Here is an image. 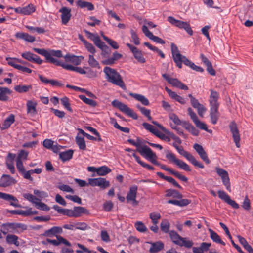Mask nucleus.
Returning <instances> with one entry per match:
<instances>
[{
    "mask_svg": "<svg viewBox=\"0 0 253 253\" xmlns=\"http://www.w3.org/2000/svg\"><path fill=\"white\" fill-rule=\"evenodd\" d=\"M33 50L35 52L43 56L47 62L54 64L57 66L62 67L63 68L69 71H75V67L71 65L66 64L53 57L61 58L63 57L62 51L59 50H55L50 49L46 50L43 48H34Z\"/></svg>",
    "mask_w": 253,
    "mask_h": 253,
    "instance_id": "obj_1",
    "label": "nucleus"
},
{
    "mask_svg": "<svg viewBox=\"0 0 253 253\" xmlns=\"http://www.w3.org/2000/svg\"><path fill=\"white\" fill-rule=\"evenodd\" d=\"M171 51L173 60L176 66L179 68L182 67V63H183L185 65L190 67L197 72L202 73L204 71L202 67L196 65L186 56L181 54L177 45L173 43H171Z\"/></svg>",
    "mask_w": 253,
    "mask_h": 253,
    "instance_id": "obj_2",
    "label": "nucleus"
},
{
    "mask_svg": "<svg viewBox=\"0 0 253 253\" xmlns=\"http://www.w3.org/2000/svg\"><path fill=\"white\" fill-rule=\"evenodd\" d=\"M143 150V152L147 155L146 158L151 163L155 165L160 167L162 169L169 172L170 174L173 175L176 178L183 182H187L188 181V178L186 176L180 174L179 172L174 171L172 169L168 168L166 165L161 164L158 162L157 161V155L153 152L150 148H145V149Z\"/></svg>",
    "mask_w": 253,
    "mask_h": 253,
    "instance_id": "obj_3",
    "label": "nucleus"
},
{
    "mask_svg": "<svg viewBox=\"0 0 253 253\" xmlns=\"http://www.w3.org/2000/svg\"><path fill=\"white\" fill-rule=\"evenodd\" d=\"M103 72L105 74L106 79L109 82L123 89L126 87L121 75L115 69L109 67H105L103 69Z\"/></svg>",
    "mask_w": 253,
    "mask_h": 253,
    "instance_id": "obj_4",
    "label": "nucleus"
},
{
    "mask_svg": "<svg viewBox=\"0 0 253 253\" xmlns=\"http://www.w3.org/2000/svg\"><path fill=\"white\" fill-rule=\"evenodd\" d=\"M168 21L171 24L179 28H183L190 35L193 34V31L187 22L176 20L172 16H169L168 17Z\"/></svg>",
    "mask_w": 253,
    "mask_h": 253,
    "instance_id": "obj_5",
    "label": "nucleus"
},
{
    "mask_svg": "<svg viewBox=\"0 0 253 253\" xmlns=\"http://www.w3.org/2000/svg\"><path fill=\"white\" fill-rule=\"evenodd\" d=\"M215 171L217 174L221 178L223 184L225 186L226 189L229 192H231L230 178L228 172L219 167H216Z\"/></svg>",
    "mask_w": 253,
    "mask_h": 253,
    "instance_id": "obj_6",
    "label": "nucleus"
},
{
    "mask_svg": "<svg viewBox=\"0 0 253 253\" xmlns=\"http://www.w3.org/2000/svg\"><path fill=\"white\" fill-rule=\"evenodd\" d=\"M177 151L180 155L183 156L189 160L194 166L201 169L204 168V166L202 163L197 161L190 153L185 151L182 146H179L178 148H177Z\"/></svg>",
    "mask_w": 253,
    "mask_h": 253,
    "instance_id": "obj_7",
    "label": "nucleus"
},
{
    "mask_svg": "<svg viewBox=\"0 0 253 253\" xmlns=\"http://www.w3.org/2000/svg\"><path fill=\"white\" fill-rule=\"evenodd\" d=\"M89 185L92 186H99L101 189H105L110 185V182L105 178L99 177L96 178H89L88 179Z\"/></svg>",
    "mask_w": 253,
    "mask_h": 253,
    "instance_id": "obj_8",
    "label": "nucleus"
},
{
    "mask_svg": "<svg viewBox=\"0 0 253 253\" xmlns=\"http://www.w3.org/2000/svg\"><path fill=\"white\" fill-rule=\"evenodd\" d=\"M162 77L165 79L169 84L172 86L178 88L179 89L187 90L188 89V86L183 84L181 81L176 78H171L169 75L167 74H163Z\"/></svg>",
    "mask_w": 253,
    "mask_h": 253,
    "instance_id": "obj_9",
    "label": "nucleus"
},
{
    "mask_svg": "<svg viewBox=\"0 0 253 253\" xmlns=\"http://www.w3.org/2000/svg\"><path fill=\"white\" fill-rule=\"evenodd\" d=\"M229 127L232 134V137L234 142L236 144V146L237 148H239L240 147V135L237 125L234 121H232L230 123Z\"/></svg>",
    "mask_w": 253,
    "mask_h": 253,
    "instance_id": "obj_10",
    "label": "nucleus"
},
{
    "mask_svg": "<svg viewBox=\"0 0 253 253\" xmlns=\"http://www.w3.org/2000/svg\"><path fill=\"white\" fill-rule=\"evenodd\" d=\"M138 187L136 185H133L130 187L128 191L126 200L127 203L131 202L134 206L138 205L139 202L136 200Z\"/></svg>",
    "mask_w": 253,
    "mask_h": 253,
    "instance_id": "obj_11",
    "label": "nucleus"
},
{
    "mask_svg": "<svg viewBox=\"0 0 253 253\" xmlns=\"http://www.w3.org/2000/svg\"><path fill=\"white\" fill-rule=\"evenodd\" d=\"M211 94L209 97V103L211 107L210 111H217L219 106L218 99L219 93L213 90H211Z\"/></svg>",
    "mask_w": 253,
    "mask_h": 253,
    "instance_id": "obj_12",
    "label": "nucleus"
},
{
    "mask_svg": "<svg viewBox=\"0 0 253 253\" xmlns=\"http://www.w3.org/2000/svg\"><path fill=\"white\" fill-rule=\"evenodd\" d=\"M217 193L219 197L232 207L236 209L239 208V204L235 201L231 199L230 196L225 192L222 190H218Z\"/></svg>",
    "mask_w": 253,
    "mask_h": 253,
    "instance_id": "obj_13",
    "label": "nucleus"
},
{
    "mask_svg": "<svg viewBox=\"0 0 253 253\" xmlns=\"http://www.w3.org/2000/svg\"><path fill=\"white\" fill-rule=\"evenodd\" d=\"M126 45L130 49L134 58L137 60L138 62L141 63H144L146 62V59L144 57V56L141 50L130 43H127L126 44Z\"/></svg>",
    "mask_w": 253,
    "mask_h": 253,
    "instance_id": "obj_14",
    "label": "nucleus"
},
{
    "mask_svg": "<svg viewBox=\"0 0 253 253\" xmlns=\"http://www.w3.org/2000/svg\"><path fill=\"white\" fill-rule=\"evenodd\" d=\"M189 114L193 122L197 127L201 129L204 130L208 132L211 133L212 132L211 130L208 129L207 125L205 123L201 122L198 119L197 115L194 112H189Z\"/></svg>",
    "mask_w": 253,
    "mask_h": 253,
    "instance_id": "obj_15",
    "label": "nucleus"
},
{
    "mask_svg": "<svg viewBox=\"0 0 253 253\" xmlns=\"http://www.w3.org/2000/svg\"><path fill=\"white\" fill-rule=\"evenodd\" d=\"M142 30L145 35L150 40L158 43L162 44H165V42L161 38L153 35L152 33L148 30V28L146 25H144L142 26Z\"/></svg>",
    "mask_w": 253,
    "mask_h": 253,
    "instance_id": "obj_16",
    "label": "nucleus"
},
{
    "mask_svg": "<svg viewBox=\"0 0 253 253\" xmlns=\"http://www.w3.org/2000/svg\"><path fill=\"white\" fill-rule=\"evenodd\" d=\"M0 198L8 201H12L10 204L13 207H21V206L18 203V199L11 194L0 192Z\"/></svg>",
    "mask_w": 253,
    "mask_h": 253,
    "instance_id": "obj_17",
    "label": "nucleus"
},
{
    "mask_svg": "<svg viewBox=\"0 0 253 253\" xmlns=\"http://www.w3.org/2000/svg\"><path fill=\"white\" fill-rule=\"evenodd\" d=\"M21 56L23 58L30 62L36 63L38 64H41L43 63V60H42L38 55L30 52L22 53Z\"/></svg>",
    "mask_w": 253,
    "mask_h": 253,
    "instance_id": "obj_18",
    "label": "nucleus"
},
{
    "mask_svg": "<svg viewBox=\"0 0 253 253\" xmlns=\"http://www.w3.org/2000/svg\"><path fill=\"white\" fill-rule=\"evenodd\" d=\"M16 182V180L10 175L3 174L0 179V187H6Z\"/></svg>",
    "mask_w": 253,
    "mask_h": 253,
    "instance_id": "obj_19",
    "label": "nucleus"
},
{
    "mask_svg": "<svg viewBox=\"0 0 253 253\" xmlns=\"http://www.w3.org/2000/svg\"><path fill=\"white\" fill-rule=\"evenodd\" d=\"M193 148L198 153L200 158L206 163L209 164L210 161L209 160L207 154L205 151L204 150L203 147L198 144H195L193 146Z\"/></svg>",
    "mask_w": 253,
    "mask_h": 253,
    "instance_id": "obj_20",
    "label": "nucleus"
},
{
    "mask_svg": "<svg viewBox=\"0 0 253 253\" xmlns=\"http://www.w3.org/2000/svg\"><path fill=\"white\" fill-rule=\"evenodd\" d=\"M64 58L66 62H71L75 65H80L84 58L82 56H76L70 54H67Z\"/></svg>",
    "mask_w": 253,
    "mask_h": 253,
    "instance_id": "obj_21",
    "label": "nucleus"
},
{
    "mask_svg": "<svg viewBox=\"0 0 253 253\" xmlns=\"http://www.w3.org/2000/svg\"><path fill=\"white\" fill-rule=\"evenodd\" d=\"M57 240H52L47 238L46 241L47 243H50L55 246H57L60 244L62 243L67 246L71 247V244L66 239L64 238L61 236H56Z\"/></svg>",
    "mask_w": 253,
    "mask_h": 253,
    "instance_id": "obj_22",
    "label": "nucleus"
},
{
    "mask_svg": "<svg viewBox=\"0 0 253 253\" xmlns=\"http://www.w3.org/2000/svg\"><path fill=\"white\" fill-rule=\"evenodd\" d=\"M165 90L172 99L180 103L181 104H184L186 103V100L182 96L178 95L175 92L172 91L167 87H165Z\"/></svg>",
    "mask_w": 253,
    "mask_h": 253,
    "instance_id": "obj_23",
    "label": "nucleus"
},
{
    "mask_svg": "<svg viewBox=\"0 0 253 253\" xmlns=\"http://www.w3.org/2000/svg\"><path fill=\"white\" fill-rule=\"evenodd\" d=\"M59 12L61 13V19L62 23L66 24L69 21L71 14V9L64 7L59 10Z\"/></svg>",
    "mask_w": 253,
    "mask_h": 253,
    "instance_id": "obj_24",
    "label": "nucleus"
},
{
    "mask_svg": "<svg viewBox=\"0 0 253 253\" xmlns=\"http://www.w3.org/2000/svg\"><path fill=\"white\" fill-rule=\"evenodd\" d=\"M152 123L157 125L159 128L163 131L164 132H165L166 134H168L176 142H177L178 144H180L181 143V139L176 135H175L173 133L170 132L169 131L168 129H167L164 126H163L161 124L158 123L157 122L152 121Z\"/></svg>",
    "mask_w": 253,
    "mask_h": 253,
    "instance_id": "obj_25",
    "label": "nucleus"
},
{
    "mask_svg": "<svg viewBox=\"0 0 253 253\" xmlns=\"http://www.w3.org/2000/svg\"><path fill=\"white\" fill-rule=\"evenodd\" d=\"M17 39H22L28 42H33L35 41L34 36L29 35L27 33L22 32H17L15 35Z\"/></svg>",
    "mask_w": 253,
    "mask_h": 253,
    "instance_id": "obj_26",
    "label": "nucleus"
},
{
    "mask_svg": "<svg viewBox=\"0 0 253 253\" xmlns=\"http://www.w3.org/2000/svg\"><path fill=\"white\" fill-rule=\"evenodd\" d=\"M127 141L132 145L135 146L137 147L136 151L139 152L142 156L144 157L145 158H146L147 155L145 153H144L143 152V150L145 149V148H149L146 145L141 146V143L139 140V139H137V142H135V141L133 139H128Z\"/></svg>",
    "mask_w": 253,
    "mask_h": 253,
    "instance_id": "obj_27",
    "label": "nucleus"
},
{
    "mask_svg": "<svg viewBox=\"0 0 253 253\" xmlns=\"http://www.w3.org/2000/svg\"><path fill=\"white\" fill-rule=\"evenodd\" d=\"M151 246L149 249V252L158 253L164 248V244L162 241H157L150 243Z\"/></svg>",
    "mask_w": 253,
    "mask_h": 253,
    "instance_id": "obj_28",
    "label": "nucleus"
},
{
    "mask_svg": "<svg viewBox=\"0 0 253 253\" xmlns=\"http://www.w3.org/2000/svg\"><path fill=\"white\" fill-rule=\"evenodd\" d=\"M188 97L190 99L191 105L194 108L197 109V111H205L206 109L204 108V106L200 104L199 101L193 97L192 94H189Z\"/></svg>",
    "mask_w": 253,
    "mask_h": 253,
    "instance_id": "obj_29",
    "label": "nucleus"
},
{
    "mask_svg": "<svg viewBox=\"0 0 253 253\" xmlns=\"http://www.w3.org/2000/svg\"><path fill=\"white\" fill-rule=\"evenodd\" d=\"M63 232L62 229L60 227L54 226L51 229L44 231V235L45 236L51 237L52 236H57V234H61Z\"/></svg>",
    "mask_w": 253,
    "mask_h": 253,
    "instance_id": "obj_30",
    "label": "nucleus"
},
{
    "mask_svg": "<svg viewBox=\"0 0 253 253\" xmlns=\"http://www.w3.org/2000/svg\"><path fill=\"white\" fill-rule=\"evenodd\" d=\"M157 175L160 178L167 181L168 182L172 184L174 186L179 188L182 189L181 186L178 183V182L172 177L167 176L164 175L163 173L160 172H157Z\"/></svg>",
    "mask_w": 253,
    "mask_h": 253,
    "instance_id": "obj_31",
    "label": "nucleus"
},
{
    "mask_svg": "<svg viewBox=\"0 0 253 253\" xmlns=\"http://www.w3.org/2000/svg\"><path fill=\"white\" fill-rule=\"evenodd\" d=\"M178 200H169L168 201V203L173 204L179 207H184L188 205L191 203V200L187 199H179Z\"/></svg>",
    "mask_w": 253,
    "mask_h": 253,
    "instance_id": "obj_32",
    "label": "nucleus"
},
{
    "mask_svg": "<svg viewBox=\"0 0 253 253\" xmlns=\"http://www.w3.org/2000/svg\"><path fill=\"white\" fill-rule=\"evenodd\" d=\"M15 121V117L13 114L10 115L7 118L5 119L4 122L0 126V129L4 130L9 128L11 125L14 123Z\"/></svg>",
    "mask_w": 253,
    "mask_h": 253,
    "instance_id": "obj_33",
    "label": "nucleus"
},
{
    "mask_svg": "<svg viewBox=\"0 0 253 253\" xmlns=\"http://www.w3.org/2000/svg\"><path fill=\"white\" fill-rule=\"evenodd\" d=\"M169 234L171 239L174 244L177 245H181V240L184 239L183 237H181L176 232L173 230L169 231Z\"/></svg>",
    "mask_w": 253,
    "mask_h": 253,
    "instance_id": "obj_34",
    "label": "nucleus"
},
{
    "mask_svg": "<svg viewBox=\"0 0 253 253\" xmlns=\"http://www.w3.org/2000/svg\"><path fill=\"white\" fill-rule=\"evenodd\" d=\"M11 91L7 87H0V101H6L8 99V95L10 94Z\"/></svg>",
    "mask_w": 253,
    "mask_h": 253,
    "instance_id": "obj_35",
    "label": "nucleus"
},
{
    "mask_svg": "<svg viewBox=\"0 0 253 253\" xmlns=\"http://www.w3.org/2000/svg\"><path fill=\"white\" fill-rule=\"evenodd\" d=\"M166 196L168 197H172L177 199H181L183 195L176 190L169 189L166 191Z\"/></svg>",
    "mask_w": 253,
    "mask_h": 253,
    "instance_id": "obj_36",
    "label": "nucleus"
},
{
    "mask_svg": "<svg viewBox=\"0 0 253 253\" xmlns=\"http://www.w3.org/2000/svg\"><path fill=\"white\" fill-rule=\"evenodd\" d=\"M75 217L81 216L83 214H89V212L85 207H75L74 208Z\"/></svg>",
    "mask_w": 253,
    "mask_h": 253,
    "instance_id": "obj_37",
    "label": "nucleus"
},
{
    "mask_svg": "<svg viewBox=\"0 0 253 253\" xmlns=\"http://www.w3.org/2000/svg\"><path fill=\"white\" fill-rule=\"evenodd\" d=\"M73 153L74 152L72 150H69L60 152L59 154V158L63 162L69 161L72 158Z\"/></svg>",
    "mask_w": 253,
    "mask_h": 253,
    "instance_id": "obj_38",
    "label": "nucleus"
},
{
    "mask_svg": "<svg viewBox=\"0 0 253 253\" xmlns=\"http://www.w3.org/2000/svg\"><path fill=\"white\" fill-rule=\"evenodd\" d=\"M209 231L210 234L211 238L215 243L220 244L223 246L225 245V243L221 240L220 236L213 230L209 229Z\"/></svg>",
    "mask_w": 253,
    "mask_h": 253,
    "instance_id": "obj_39",
    "label": "nucleus"
},
{
    "mask_svg": "<svg viewBox=\"0 0 253 253\" xmlns=\"http://www.w3.org/2000/svg\"><path fill=\"white\" fill-rule=\"evenodd\" d=\"M131 96L136 100L140 102L144 105H148L149 103L148 99L143 95L131 93Z\"/></svg>",
    "mask_w": 253,
    "mask_h": 253,
    "instance_id": "obj_40",
    "label": "nucleus"
},
{
    "mask_svg": "<svg viewBox=\"0 0 253 253\" xmlns=\"http://www.w3.org/2000/svg\"><path fill=\"white\" fill-rule=\"evenodd\" d=\"M237 238L239 242L243 245L244 248L250 253H253V249L248 244L246 240L240 235L237 236Z\"/></svg>",
    "mask_w": 253,
    "mask_h": 253,
    "instance_id": "obj_41",
    "label": "nucleus"
},
{
    "mask_svg": "<svg viewBox=\"0 0 253 253\" xmlns=\"http://www.w3.org/2000/svg\"><path fill=\"white\" fill-rule=\"evenodd\" d=\"M14 90L19 93H23L28 92L32 88L31 85H17L14 86Z\"/></svg>",
    "mask_w": 253,
    "mask_h": 253,
    "instance_id": "obj_42",
    "label": "nucleus"
},
{
    "mask_svg": "<svg viewBox=\"0 0 253 253\" xmlns=\"http://www.w3.org/2000/svg\"><path fill=\"white\" fill-rule=\"evenodd\" d=\"M77 5L81 8H87L89 11H92L94 9V5L91 2L82 1L81 0L78 1Z\"/></svg>",
    "mask_w": 253,
    "mask_h": 253,
    "instance_id": "obj_43",
    "label": "nucleus"
},
{
    "mask_svg": "<svg viewBox=\"0 0 253 253\" xmlns=\"http://www.w3.org/2000/svg\"><path fill=\"white\" fill-rule=\"evenodd\" d=\"M112 104L120 111H130L128 108L124 104L118 100H114L112 102Z\"/></svg>",
    "mask_w": 253,
    "mask_h": 253,
    "instance_id": "obj_44",
    "label": "nucleus"
},
{
    "mask_svg": "<svg viewBox=\"0 0 253 253\" xmlns=\"http://www.w3.org/2000/svg\"><path fill=\"white\" fill-rule=\"evenodd\" d=\"M39 78L41 82L45 84H50L52 86H56L59 85V83L54 80H48L42 75H39Z\"/></svg>",
    "mask_w": 253,
    "mask_h": 253,
    "instance_id": "obj_45",
    "label": "nucleus"
},
{
    "mask_svg": "<svg viewBox=\"0 0 253 253\" xmlns=\"http://www.w3.org/2000/svg\"><path fill=\"white\" fill-rule=\"evenodd\" d=\"M88 63L89 65L92 68L97 69L100 68L99 62L94 58L92 55H88Z\"/></svg>",
    "mask_w": 253,
    "mask_h": 253,
    "instance_id": "obj_46",
    "label": "nucleus"
},
{
    "mask_svg": "<svg viewBox=\"0 0 253 253\" xmlns=\"http://www.w3.org/2000/svg\"><path fill=\"white\" fill-rule=\"evenodd\" d=\"M36 10V7L32 4H29L27 6L23 7V15H30Z\"/></svg>",
    "mask_w": 253,
    "mask_h": 253,
    "instance_id": "obj_47",
    "label": "nucleus"
},
{
    "mask_svg": "<svg viewBox=\"0 0 253 253\" xmlns=\"http://www.w3.org/2000/svg\"><path fill=\"white\" fill-rule=\"evenodd\" d=\"M6 242L8 244H14L16 246H18L19 243L18 241V237L15 235L8 234L6 236Z\"/></svg>",
    "mask_w": 253,
    "mask_h": 253,
    "instance_id": "obj_48",
    "label": "nucleus"
},
{
    "mask_svg": "<svg viewBox=\"0 0 253 253\" xmlns=\"http://www.w3.org/2000/svg\"><path fill=\"white\" fill-rule=\"evenodd\" d=\"M111 171V170L110 168L107 166H104L97 168V173L98 175L104 176L109 173Z\"/></svg>",
    "mask_w": 253,
    "mask_h": 253,
    "instance_id": "obj_49",
    "label": "nucleus"
},
{
    "mask_svg": "<svg viewBox=\"0 0 253 253\" xmlns=\"http://www.w3.org/2000/svg\"><path fill=\"white\" fill-rule=\"evenodd\" d=\"M29 153L24 150H20L18 154L16 161H22L27 160Z\"/></svg>",
    "mask_w": 253,
    "mask_h": 253,
    "instance_id": "obj_50",
    "label": "nucleus"
},
{
    "mask_svg": "<svg viewBox=\"0 0 253 253\" xmlns=\"http://www.w3.org/2000/svg\"><path fill=\"white\" fill-rule=\"evenodd\" d=\"M101 35L103 39L114 49H117L119 48V45L116 42L109 38L107 36L103 35L102 33Z\"/></svg>",
    "mask_w": 253,
    "mask_h": 253,
    "instance_id": "obj_51",
    "label": "nucleus"
},
{
    "mask_svg": "<svg viewBox=\"0 0 253 253\" xmlns=\"http://www.w3.org/2000/svg\"><path fill=\"white\" fill-rule=\"evenodd\" d=\"M76 142L80 149L83 150L86 149V145L83 137L77 136L76 137Z\"/></svg>",
    "mask_w": 253,
    "mask_h": 253,
    "instance_id": "obj_52",
    "label": "nucleus"
},
{
    "mask_svg": "<svg viewBox=\"0 0 253 253\" xmlns=\"http://www.w3.org/2000/svg\"><path fill=\"white\" fill-rule=\"evenodd\" d=\"M170 224L168 220L164 219L160 224L161 230L164 233H167L169 232Z\"/></svg>",
    "mask_w": 253,
    "mask_h": 253,
    "instance_id": "obj_53",
    "label": "nucleus"
},
{
    "mask_svg": "<svg viewBox=\"0 0 253 253\" xmlns=\"http://www.w3.org/2000/svg\"><path fill=\"white\" fill-rule=\"evenodd\" d=\"M23 196L25 199L35 204L37 201H41L40 199L30 193H24Z\"/></svg>",
    "mask_w": 253,
    "mask_h": 253,
    "instance_id": "obj_54",
    "label": "nucleus"
},
{
    "mask_svg": "<svg viewBox=\"0 0 253 253\" xmlns=\"http://www.w3.org/2000/svg\"><path fill=\"white\" fill-rule=\"evenodd\" d=\"M150 218L153 224H158L159 220L161 218V216L159 213L152 212L149 215Z\"/></svg>",
    "mask_w": 253,
    "mask_h": 253,
    "instance_id": "obj_55",
    "label": "nucleus"
},
{
    "mask_svg": "<svg viewBox=\"0 0 253 253\" xmlns=\"http://www.w3.org/2000/svg\"><path fill=\"white\" fill-rule=\"evenodd\" d=\"M135 227L137 231L140 232H145L147 230L146 226L141 221L136 222L135 223Z\"/></svg>",
    "mask_w": 253,
    "mask_h": 253,
    "instance_id": "obj_56",
    "label": "nucleus"
},
{
    "mask_svg": "<svg viewBox=\"0 0 253 253\" xmlns=\"http://www.w3.org/2000/svg\"><path fill=\"white\" fill-rule=\"evenodd\" d=\"M35 206L37 209L43 211H48L50 210V208L47 205L44 203L40 202V201H37L35 204Z\"/></svg>",
    "mask_w": 253,
    "mask_h": 253,
    "instance_id": "obj_57",
    "label": "nucleus"
},
{
    "mask_svg": "<svg viewBox=\"0 0 253 253\" xmlns=\"http://www.w3.org/2000/svg\"><path fill=\"white\" fill-rule=\"evenodd\" d=\"M60 101L62 105L64 106L65 109L67 110L68 111H71L69 99L68 98L64 96L60 99Z\"/></svg>",
    "mask_w": 253,
    "mask_h": 253,
    "instance_id": "obj_58",
    "label": "nucleus"
},
{
    "mask_svg": "<svg viewBox=\"0 0 253 253\" xmlns=\"http://www.w3.org/2000/svg\"><path fill=\"white\" fill-rule=\"evenodd\" d=\"M219 114L218 112H211L210 116L212 124L215 125L217 123L218 118L219 117Z\"/></svg>",
    "mask_w": 253,
    "mask_h": 253,
    "instance_id": "obj_59",
    "label": "nucleus"
},
{
    "mask_svg": "<svg viewBox=\"0 0 253 253\" xmlns=\"http://www.w3.org/2000/svg\"><path fill=\"white\" fill-rule=\"evenodd\" d=\"M166 158L169 160L170 161H171L175 165L179 162V159H177L174 154H173L171 152L167 151V153L166 154Z\"/></svg>",
    "mask_w": 253,
    "mask_h": 253,
    "instance_id": "obj_60",
    "label": "nucleus"
},
{
    "mask_svg": "<svg viewBox=\"0 0 253 253\" xmlns=\"http://www.w3.org/2000/svg\"><path fill=\"white\" fill-rule=\"evenodd\" d=\"M79 98L84 103L90 105L92 106H94L96 105V102L92 99L87 98L84 95H80L79 96Z\"/></svg>",
    "mask_w": 253,
    "mask_h": 253,
    "instance_id": "obj_61",
    "label": "nucleus"
},
{
    "mask_svg": "<svg viewBox=\"0 0 253 253\" xmlns=\"http://www.w3.org/2000/svg\"><path fill=\"white\" fill-rule=\"evenodd\" d=\"M176 165L181 169L186 171H190L191 170L189 165L180 160H179V162L177 163Z\"/></svg>",
    "mask_w": 253,
    "mask_h": 253,
    "instance_id": "obj_62",
    "label": "nucleus"
},
{
    "mask_svg": "<svg viewBox=\"0 0 253 253\" xmlns=\"http://www.w3.org/2000/svg\"><path fill=\"white\" fill-rule=\"evenodd\" d=\"M6 60L9 65L17 69V67L19 66V64H16L17 58L7 57Z\"/></svg>",
    "mask_w": 253,
    "mask_h": 253,
    "instance_id": "obj_63",
    "label": "nucleus"
},
{
    "mask_svg": "<svg viewBox=\"0 0 253 253\" xmlns=\"http://www.w3.org/2000/svg\"><path fill=\"white\" fill-rule=\"evenodd\" d=\"M143 126L146 129L149 130L150 132H152L154 134H155L157 130H158L155 128L154 126L147 123H143Z\"/></svg>",
    "mask_w": 253,
    "mask_h": 253,
    "instance_id": "obj_64",
    "label": "nucleus"
}]
</instances>
